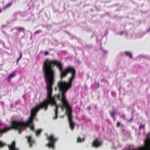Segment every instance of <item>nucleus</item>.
Returning <instances> with one entry per match:
<instances>
[{
  "mask_svg": "<svg viewBox=\"0 0 150 150\" xmlns=\"http://www.w3.org/2000/svg\"><path fill=\"white\" fill-rule=\"evenodd\" d=\"M11 124V126L10 127H6L2 129H0V137H1L3 134L6 133L12 129L15 130L14 121H12Z\"/></svg>",
  "mask_w": 150,
  "mask_h": 150,
  "instance_id": "obj_5",
  "label": "nucleus"
},
{
  "mask_svg": "<svg viewBox=\"0 0 150 150\" xmlns=\"http://www.w3.org/2000/svg\"><path fill=\"white\" fill-rule=\"evenodd\" d=\"M120 125V123L119 121H117V123L116 126L117 127H119Z\"/></svg>",
  "mask_w": 150,
  "mask_h": 150,
  "instance_id": "obj_20",
  "label": "nucleus"
},
{
  "mask_svg": "<svg viewBox=\"0 0 150 150\" xmlns=\"http://www.w3.org/2000/svg\"><path fill=\"white\" fill-rule=\"evenodd\" d=\"M110 114L112 117H113V118H115V110H114L113 112H110Z\"/></svg>",
  "mask_w": 150,
  "mask_h": 150,
  "instance_id": "obj_14",
  "label": "nucleus"
},
{
  "mask_svg": "<svg viewBox=\"0 0 150 150\" xmlns=\"http://www.w3.org/2000/svg\"><path fill=\"white\" fill-rule=\"evenodd\" d=\"M114 120H115V118H114Z\"/></svg>",
  "mask_w": 150,
  "mask_h": 150,
  "instance_id": "obj_28",
  "label": "nucleus"
},
{
  "mask_svg": "<svg viewBox=\"0 0 150 150\" xmlns=\"http://www.w3.org/2000/svg\"><path fill=\"white\" fill-rule=\"evenodd\" d=\"M22 54L21 52H20L19 53V57L18 58V59H17L16 60V62H17V64H18V61H19V60L22 58Z\"/></svg>",
  "mask_w": 150,
  "mask_h": 150,
  "instance_id": "obj_13",
  "label": "nucleus"
},
{
  "mask_svg": "<svg viewBox=\"0 0 150 150\" xmlns=\"http://www.w3.org/2000/svg\"><path fill=\"white\" fill-rule=\"evenodd\" d=\"M147 32H150V28L147 30Z\"/></svg>",
  "mask_w": 150,
  "mask_h": 150,
  "instance_id": "obj_26",
  "label": "nucleus"
},
{
  "mask_svg": "<svg viewBox=\"0 0 150 150\" xmlns=\"http://www.w3.org/2000/svg\"><path fill=\"white\" fill-rule=\"evenodd\" d=\"M102 144V143L98 140V138L93 140L92 143V146L96 148L100 147Z\"/></svg>",
  "mask_w": 150,
  "mask_h": 150,
  "instance_id": "obj_6",
  "label": "nucleus"
},
{
  "mask_svg": "<svg viewBox=\"0 0 150 150\" xmlns=\"http://www.w3.org/2000/svg\"><path fill=\"white\" fill-rule=\"evenodd\" d=\"M13 4L12 1H11L6 4L3 6V9L4 10H5L10 7Z\"/></svg>",
  "mask_w": 150,
  "mask_h": 150,
  "instance_id": "obj_10",
  "label": "nucleus"
},
{
  "mask_svg": "<svg viewBox=\"0 0 150 150\" xmlns=\"http://www.w3.org/2000/svg\"><path fill=\"white\" fill-rule=\"evenodd\" d=\"M5 144L4 143H3L1 141H0V147L3 146Z\"/></svg>",
  "mask_w": 150,
  "mask_h": 150,
  "instance_id": "obj_18",
  "label": "nucleus"
},
{
  "mask_svg": "<svg viewBox=\"0 0 150 150\" xmlns=\"http://www.w3.org/2000/svg\"><path fill=\"white\" fill-rule=\"evenodd\" d=\"M125 55L127 57H129L130 58H132V54L131 53L128 52H125Z\"/></svg>",
  "mask_w": 150,
  "mask_h": 150,
  "instance_id": "obj_11",
  "label": "nucleus"
},
{
  "mask_svg": "<svg viewBox=\"0 0 150 150\" xmlns=\"http://www.w3.org/2000/svg\"><path fill=\"white\" fill-rule=\"evenodd\" d=\"M41 32H42V30H37L35 32V34H38Z\"/></svg>",
  "mask_w": 150,
  "mask_h": 150,
  "instance_id": "obj_19",
  "label": "nucleus"
},
{
  "mask_svg": "<svg viewBox=\"0 0 150 150\" xmlns=\"http://www.w3.org/2000/svg\"><path fill=\"white\" fill-rule=\"evenodd\" d=\"M145 125H140L139 126V129H144V128Z\"/></svg>",
  "mask_w": 150,
  "mask_h": 150,
  "instance_id": "obj_17",
  "label": "nucleus"
},
{
  "mask_svg": "<svg viewBox=\"0 0 150 150\" xmlns=\"http://www.w3.org/2000/svg\"><path fill=\"white\" fill-rule=\"evenodd\" d=\"M60 100L62 103V105L60 106L62 110L63 108L66 109L68 120L69 122V126L71 130H73L75 125V123L72 120L71 114L72 109L70 106L68 101L66 98H60Z\"/></svg>",
  "mask_w": 150,
  "mask_h": 150,
  "instance_id": "obj_3",
  "label": "nucleus"
},
{
  "mask_svg": "<svg viewBox=\"0 0 150 150\" xmlns=\"http://www.w3.org/2000/svg\"><path fill=\"white\" fill-rule=\"evenodd\" d=\"M123 33H124V32L123 31H122V32H120V35H123Z\"/></svg>",
  "mask_w": 150,
  "mask_h": 150,
  "instance_id": "obj_25",
  "label": "nucleus"
},
{
  "mask_svg": "<svg viewBox=\"0 0 150 150\" xmlns=\"http://www.w3.org/2000/svg\"><path fill=\"white\" fill-rule=\"evenodd\" d=\"M2 125V123L1 122H0V126H1Z\"/></svg>",
  "mask_w": 150,
  "mask_h": 150,
  "instance_id": "obj_27",
  "label": "nucleus"
},
{
  "mask_svg": "<svg viewBox=\"0 0 150 150\" xmlns=\"http://www.w3.org/2000/svg\"><path fill=\"white\" fill-rule=\"evenodd\" d=\"M42 131V130L41 129H39L37 130L35 132V134L37 136H38L40 134L41 132Z\"/></svg>",
  "mask_w": 150,
  "mask_h": 150,
  "instance_id": "obj_15",
  "label": "nucleus"
},
{
  "mask_svg": "<svg viewBox=\"0 0 150 150\" xmlns=\"http://www.w3.org/2000/svg\"><path fill=\"white\" fill-rule=\"evenodd\" d=\"M48 105L51 106H55L54 109L55 116L53 117V119H57L58 117V105L56 102H55L46 97V98L42 102L37 105L35 107L32 108L30 111V115L26 122L23 121L14 120L15 130H17L19 134L21 133V131H24L27 127H29L30 130L34 131L33 121L36 116V114L40 109L44 108L45 111L47 109Z\"/></svg>",
  "mask_w": 150,
  "mask_h": 150,
  "instance_id": "obj_2",
  "label": "nucleus"
},
{
  "mask_svg": "<svg viewBox=\"0 0 150 150\" xmlns=\"http://www.w3.org/2000/svg\"><path fill=\"white\" fill-rule=\"evenodd\" d=\"M9 150H18V149L16 148L15 142L13 141L10 145H8Z\"/></svg>",
  "mask_w": 150,
  "mask_h": 150,
  "instance_id": "obj_7",
  "label": "nucleus"
},
{
  "mask_svg": "<svg viewBox=\"0 0 150 150\" xmlns=\"http://www.w3.org/2000/svg\"><path fill=\"white\" fill-rule=\"evenodd\" d=\"M16 74V72H13L10 74L7 78L8 81L10 82L11 80V79L14 78Z\"/></svg>",
  "mask_w": 150,
  "mask_h": 150,
  "instance_id": "obj_9",
  "label": "nucleus"
},
{
  "mask_svg": "<svg viewBox=\"0 0 150 150\" xmlns=\"http://www.w3.org/2000/svg\"><path fill=\"white\" fill-rule=\"evenodd\" d=\"M97 85V87H96V88H99V83L98 82L97 83H96Z\"/></svg>",
  "mask_w": 150,
  "mask_h": 150,
  "instance_id": "obj_22",
  "label": "nucleus"
},
{
  "mask_svg": "<svg viewBox=\"0 0 150 150\" xmlns=\"http://www.w3.org/2000/svg\"><path fill=\"white\" fill-rule=\"evenodd\" d=\"M48 54V52L47 51H46L45 52L44 55L45 56H46Z\"/></svg>",
  "mask_w": 150,
  "mask_h": 150,
  "instance_id": "obj_23",
  "label": "nucleus"
},
{
  "mask_svg": "<svg viewBox=\"0 0 150 150\" xmlns=\"http://www.w3.org/2000/svg\"><path fill=\"white\" fill-rule=\"evenodd\" d=\"M63 65L56 60L47 59L43 62L42 71L47 83V97L56 102L55 98H66L65 93L72 86L75 75V69L67 67L63 69Z\"/></svg>",
  "mask_w": 150,
  "mask_h": 150,
  "instance_id": "obj_1",
  "label": "nucleus"
},
{
  "mask_svg": "<svg viewBox=\"0 0 150 150\" xmlns=\"http://www.w3.org/2000/svg\"><path fill=\"white\" fill-rule=\"evenodd\" d=\"M122 117L123 119H125L126 117L125 115H122Z\"/></svg>",
  "mask_w": 150,
  "mask_h": 150,
  "instance_id": "obj_24",
  "label": "nucleus"
},
{
  "mask_svg": "<svg viewBox=\"0 0 150 150\" xmlns=\"http://www.w3.org/2000/svg\"><path fill=\"white\" fill-rule=\"evenodd\" d=\"M133 118L132 117V118H131L129 120H128L127 121V122H132L133 121Z\"/></svg>",
  "mask_w": 150,
  "mask_h": 150,
  "instance_id": "obj_21",
  "label": "nucleus"
},
{
  "mask_svg": "<svg viewBox=\"0 0 150 150\" xmlns=\"http://www.w3.org/2000/svg\"><path fill=\"white\" fill-rule=\"evenodd\" d=\"M17 30H19L20 32H24V28L21 27H20L18 28H17Z\"/></svg>",
  "mask_w": 150,
  "mask_h": 150,
  "instance_id": "obj_16",
  "label": "nucleus"
},
{
  "mask_svg": "<svg viewBox=\"0 0 150 150\" xmlns=\"http://www.w3.org/2000/svg\"><path fill=\"white\" fill-rule=\"evenodd\" d=\"M25 138H27V142L29 143L30 147H31L32 146V145L34 143V141L33 139H32L31 136H26L25 137Z\"/></svg>",
  "mask_w": 150,
  "mask_h": 150,
  "instance_id": "obj_8",
  "label": "nucleus"
},
{
  "mask_svg": "<svg viewBox=\"0 0 150 150\" xmlns=\"http://www.w3.org/2000/svg\"><path fill=\"white\" fill-rule=\"evenodd\" d=\"M85 138L83 137L82 139H81V138L78 137L77 138V142L78 143H81L84 141Z\"/></svg>",
  "mask_w": 150,
  "mask_h": 150,
  "instance_id": "obj_12",
  "label": "nucleus"
},
{
  "mask_svg": "<svg viewBox=\"0 0 150 150\" xmlns=\"http://www.w3.org/2000/svg\"><path fill=\"white\" fill-rule=\"evenodd\" d=\"M47 138L49 142L46 144V146H47L49 148L54 149V144L57 140L58 138L54 137V135L52 134L50 135L49 136H47Z\"/></svg>",
  "mask_w": 150,
  "mask_h": 150,
  "instance_id": "obj_4",
  "label": "nucleus"
}]
</instances>
